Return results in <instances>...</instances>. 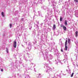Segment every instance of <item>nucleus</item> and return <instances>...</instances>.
<instances>
[{
    "label": "nucleus",
    "instance_id": "obj_11",
    "mask_svg": "<svg viewBox=\"0 0 78 78\" xmlns=\"http://www.w3.org/2000/svg\"><path fill=\"white\" fill-rule=\"evenodd\" d=\"M73 74H74V73H72L71 74V77H73Z\"/></svg>",
    "mask_w": 78,
    "mask_h": 78
},
{
    "label": "nucleus",
    "instance_id": "obj_16",
    "mask_svg": "<svg viewBox=\"0 0 78 78\" xmlns=\"http://www.w3.org/2000/svg\"><path fill=\"white\" fill-rule=\"evenodd\" d=\"M1 72H3V69H1Z\"/></svg>",
    "mask_w": 78,
    "mask_h": 78
},
{
    "label": "nucleus",
    "instance_id": "obj_18",
    "mask_svg": "<svg viewBox=\"0 0 78 78\" xmlns=\"http://www.w3.org/2000/svg\"><path fill=\"white\" fill-rule=\"evenodd\" d=\"M65 50H67V49H65Z\"/></svg>",
    "mask_w": 78,
    "mask_h": 78
},
{
    "label": "nucleus",
    "instance_id": "obj_17",
    "mask_svg": "<svg viewBox=\"0 0 78 78\" xmlns=\"http://www.w3.org/2000/svg\"><path fill=\"white\" fill-rule=\"evenodd\" d=\"M61 51H62V52H63V50H62V49L61 50Z\"/></svg>",
    "mask_w": 78,
    "mask_h": 78
},
{
    "label": "nucleus",
    "instance_id": "obj_3",
    "mask_svg": "<svg viewBox=\"0 0 78 78\" xmlns=\"http://www.w3.org/2000/svg\"><path fill=\"white\" fill-rule=\"evenodd\" d=\"M65 26H67V20H65Z\"/></svg>",
    "mask_w": 78,
    "mask_h": 78
},
{
    "label": "nucleus",
    "instance_id": "obj_12",
    "mask_svg": "<svg viewBox=\"0 0 78 78\" xmlns=\"http://www.w3.org/2000/svg\"><path fill=\"white\" fill-rule=\"evenodd\" d=\"M74 2H76L77 3H78V0H74Z\"/></svg>",
    "mask_w": 78,
    "mask_h": 78
},
{
    "label": "nucleus",
    "instance_id": "obj_10",
    "mask_svg": "<svg viewBox=\"0 0 78 78\" xmlns=\"http://www.w3.org/2000/svg\"><path fill=\"white\" fill-rule=\"evenodd\" d=\"M68 47L67 45H65V49H67V48Z\"/></svg>",
    "mask_w": 78,
    "mask_h": 78
},
{
    "label": "nucleus",
    "instance_id": "obj_2",
    "mask_svg": "<svg viewBox=\"0 0 78 78\" xmlns=\"http://www.w3.org/2000/svg\"><path fill=\"white\" fill-rule=\"evenodd\" d=\"M63 29L64 31H66V30H67V28H66V27L65 26H63Z\"/></svg>",
    "mask_w": 78,
    "mask_h": 78
},
{
    "label": "nucleus",
    "instance_id": "obj_4",
    "mask_svg": "<svg viewBox=\"0 0 78 78\" xmlns=\"http://www.w3.org/2000/svg\"><path fill=\"white\" fill-rule=\"evenodd\" d=\"M1 14H2V17H5V16L4 14V12H2Z\"/></svg>",
    "mask_w": 78,
    "mask_h": 78
},
{
    "label": "nucleus",
    "instance_id": "obj_1",
    "mask_svg": "<svg viewBox=\"0 0 78 78\" xmlns=\"http://www.w3.org/2000/svg\"><path fill=\"white\" fill-rule=\"evenodd\" d=\"M16 43V41H14L13 42V46L15 48H16V46H17Z\"/></svg>",
    "mask_w": 78,
    "mask_h": 78
},
{
    "label": "nucleus",
    "instance_id": "obj_13",
    "mask_svg": "<svg viewBox=\"0 0 78 78\" xmlns=\"http://www.w3.org/2000/svg\"><path fill=\"white\" fill-rule=\"evenodd\" d=\"M60 27H64V26H63V25H62V24H61L60 25Z\"/></svg>",
    "mask_w": 78,
    "mask_h": 78
},
{
    "label": "nucleus",
    "instance_id": "obj_8",
    "mask_svg": "<svg viewBox=\"0 0 78 78\" xmlns=\"http://www.w3.org/2000/svg\"><path fill=\"white\" fill-rule=\"evenodd\" d=\"M67 45V40H66L65 42V45Z\"/></svg>",
    "mask_w": 78,
    "mask_h": 78
},
{
    "label": "nucleus",
    "instance_id": "obj_9",
    "mask_svg": "<svg viewBox=\"0 0 78 78\" xmlns=\"http://www.w3.org/2000/svg\"><path fill=\"white\" fill-rule=\"evenodd\" d=\"M60 20L61 22V21H62V17L61 16H60Z\"/></svg>",
    "mask_w": 78,
    "mask_h": 78
},
{
    "label": "nucleus",
    "instance_id": "obj_5",
    "mask_svg": "<svg viewBox=\"0 0 78 78\" xmlns=\"http://www.w3.org/2000/svg\"><path fill=\"white\" fill-rule=\"evenodd\" d=\"M78 32L77 31H76L75 32L76 37H77V36H78Z\"/></svg>",
    "mask_w": 78,
    "mask_h": 78
},
{
    "label": "nucleus",
    "instance_id": "obj_15",
    "mask_svg": "<svg viewBox=\"0 0 78 78\" xmlns=\"http://www.w3.org/2000/svg\"><path fill=\"white\" fill-rule=\"evenodd\" d=\"M6 52H7V53H8V49L6 50Z\"/></svg>",
    "mask_w": 78,
    "mask_h": 78
},
{
    "label": "nucleus",
    "instance_id": "obj_6",
    "mask_svg": "<svg viewBox=\"0 0 78 78\" xmlns=\"http://www.w3.org/2000/svg\"><path fill=\"white\" fill-rule=\"evenodd\" d=\"M68 43H69V44H70V40L69 38L68 39Z\"/></svg>",
    "mask_w": 78,
    "mask_h": 78
},
{
    "label": "nucleus",
    "instance_id": "obj_14",
    "mask_svg": "<svg viewBox=\"0 0 78 78\" xmlns=\"http://www.w3.org/2000/svg\"><path fill=\"white\" fill-rule=\"evenodd\" d=\"M11 27H12V24H10V28H11Z\"/></svg>",
    "mask_w": 78,
    "mask_h": 78
},
{
    "label": "nucleus",
    "instance_id": "obj_7",
    "mask_svg": "<svg viewBox=\"0 0 78 78\" xmlns=\"http://www.w3.org/2000/svg\"><path fill=\"white\" fill-rule=\"evenodd\" d=\"M56 28V25L55 24H54L53 25V29L54 30Z\"/></svg>",
    "mask_w": 78,
    "mask_h": 78
}]
</instances>
